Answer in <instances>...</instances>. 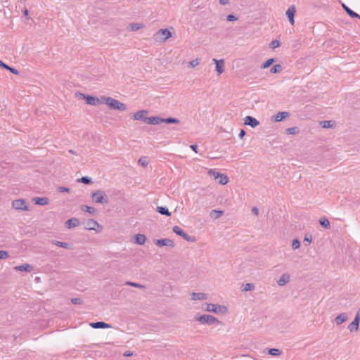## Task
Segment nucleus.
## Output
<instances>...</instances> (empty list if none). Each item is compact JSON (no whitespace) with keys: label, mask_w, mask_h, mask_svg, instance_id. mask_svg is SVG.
Returning a JSON list of instances; mask_svg holds the SVG:
<instances>
[{"label":"nucleus","mask_w":360,"mask_h":360,"mask_svg":"<svg viewBox=\"0 0 360 360\" xmlns=\"http://www.w3.org/2000/svg\"><path fill=\"white\" fill-rule=\"evenodd\" d=\"M102 99L111 109L119 110L121 111H124L127 109L126 105L120 102L118 100L114 99L111 97H103Z\"/></svg>","instance_id":"1"},{"label":"nucleus","mask_w":360,"mask_h":360,"mask_svg":"<svg viewBox=\"0 0 360 360\" xmlns=\"http://www.w3.org/2000/svg\"><path fill=\"white\" fill-rule=\"evenodd\" d=\"M195 319L202 324H208L210 326L214 323H219V321L214 316L209 314L200 315L196 314Z\"/></svg>","instance_id":"2"},{"label":"nucleus","mask_w":360,"mask_h":360,"mask_svg":"<svg viewBox=\"0 0 360 360\" xmlns=\"http://www.w3.org/2000/svg\"><path fill=\"white\" fill-rule=\"evenodd\" d=\"M91 198L96 203L107 204L108 203V196L104 191L97 190L91 193Z\"/></svg>","instance_id":"3"},{"label":"nucleus","mask_w":360,"mask_h":360,"mask_svg":"<svg viewBox=\"0 0 360 360\" xmlns=\"http://www.w3.org/2000/svg\"><path fill=\"white\" fill-rule=\"evenodd\" d=\"M172 37V33L167 29H161L153 35V39L156 42H164Z\"/></svg>","instance_id":"4"},{"label":"nucleus","mask_w":360,"mask_h":360,"mask_svg":"<svg viewBox=\"0 0 360 360\" xmlns=\"http://www.w3.org/2000/svg\"><path fill=\"white\" fill-rule=\"evenodd\" d=\"M205 305H206L205 310L207 311L219 314V313H225L227 311L226 307L224 306H220V305L217 306V305H215L214 304H211V303L210 304L206 303Z\"/></svg>","instance_id":"5"},{"label":"nucleus","mask_w":360,"mask_h":360,"mask_svg":"<svg viewBox=\"0 0 360 360\" xmlns=\"http://www.w3.org/2000/svg\"><path fill=\"white\" fill-rule=\"evenodd\" d=\"M85 229L87 230H94L96 231H99L101 229V226L99 225V224L94 220V219H89L85 222Z\"/></svg>","instance_id":"6"},{"label":"nucleus","mask_w":360,"mask_h":360,"mask_svg":"<svg viewBox=\"0 0 360 360\" xmlns=\"http://www.w3.org/2000/svg\"><path fill=\"white\" fill-rule=\"evenodd\" d=\"M360 322V311H358L354 321L349 325L348 329L350 332L357 331Z\"/></svg>","instance_id":"7"},{"label":"nucleus","mask_w":360,"mask_h":360,"mask_svg":"<svg viewBox=\"0 0 360 360\" xmlns=\"http://www.w3.org/2000/svg\"><path fill=\"white\" fill-rule=\"evenodd\" d=\"M13 207L16 210H28L26 201L22 199L15 200L12 202Z\"/></svg>","instance_id":"8"},{"label":"nucleus","mask_w":360,"mask_h":360,"mask_svg":"<svg viewBox=\"0 0 360 360\" xmlns=\"http://www.w3.org/2000/svg\"><path fill=\"white\" fill-rule=\"evenodd\" d=\"M155 244L158 247L168 246L171 248L174 247V242L169 238L158 239L155 240Z\"/></svg>","instance_id":"9"},{"label":"nucleus","mask_w":360,"mask_h":360,"mask_svg":"<svg viewBox=\"0 0 360 360\" xmlns=\"http://www.w3.org/2000/svg\"><path fill=\"white\" fill-rule=\"evenodd\" d=\"M82 96L85 99L86 103L89 105H96L100 103V101L98 98L92 96H85L84 94H81Z\"/></svg>","instance_id":"10"},{"label":"nucleus","mask_w":360,"mask_h":360,"mask_svg":"<svg viewBox=\"0 0 360 360\" xmlns=\"http://www.w3.org/2000/svg\"><path fill=\"white\" fill-rule=\"evenodd\" d=\"M144 122L149 124H159L163 123V118L160 117H148L144 119Z\"/></svg>","instance_id":"11"},{"label":"nucleus","mask_w":360,"mask_h":360,"mask_svg":"<svg viewBox=\"0 0 360 360\" xmlns=\"http://www.w3.org/2000/svg\"><path fill=\"white\" fill-rule=\"evenodd\" d=\"M212 61L216 64V71L218 75L222 74L224 71V60L223 59L217 60L214 58Z\"/></svg>","instance_id":"12"},{"label":"nucleus","mask_w":360,"mask_h":360,"mask_svg":"<svg viewBox=\"0 0 360 360\" xmlns=\"http://www.w3.org/2000/svg\"><path fill=\"white\" fill-rule=\"evenodd\" d=\"M245 124L249 125L252 128L256 127L259 124V121L252 116H247L245 118Z\"/></svg>","instance_id":"13"},{"label":"nucleus","mask_w":360,"mask_h":360,"mask_svg":"<svg viewBox=\"0 0 360 360\" xmlns=\"http://www.w3.org/2000/svg\"><path fill=\"white\" fill-rule=\"evenodd\" d=\"M296 12L295 8L294 6H290L286 11V15L288 16L289 21L291 25H293L295 22L294 15Z\"/></svg>","instance_id":"14"},{"label":"nucleus","mask_w":360,"mask_h":360,"mask_svg":"<svg viewBox=\"0 0 360 360\" xmlns=\"http://www.w3.org/2000/svg\"><path fill=\"white\" fill-rule=\"evenodd\" d=\"M79 225V220L77 218H72L65 221V226L68 229L75 228Z\"/></svg>","instance_id":"15"},{"label":"nucleus","mask_w":360,"mask_h":360,"mask_svg":"<svg viewBox=\"0 0 360 360\" xmlns=\"http://www.w3.org/2000/svg\"><path fill=\"white\" fill-rule=\"evenodd\" d=\"M341 6L344 11L347 13L348 15H349L351 18H357L360 19V15L355 13L352 10H351L347 6H346L344 3L341 4Z\"/></svg>","instance_id":"16"},{"label":"nucleus","mask_w":360,"mask_h":360,"mask_svg":"<svg viewBox=\"0 0 360 360\" xmlns=\"http://www.w3.org/2000/svg\"><path fill=\"white\" fill-rule=\"evenodd\" d=\"M90 326L94 328H111L110 325H109L105 322H103V321L91 323Z\"/></svg>","instance_id":"17"},{"label":"nucleus","mask_w":360,"mask_h":360,"mask_svg":"<svg viewBox=\"0 0 360 360\" xmlns=\"http://www.w3.org/2000/svg\"><path fill=\"white\" fill-rule=\"evenodd\" d=\"M33 269H34L33 266L28 264L16 266L14 267V269L15 271H27V272H31L33 270Z\"/></svg>","instance_id":"18"},{"label":"nucleus","mask_w":360,"mask_h":360,"mask_svg":"<svg viewBox=\"0 0 360 360\" xmlns=\"http://www.w3.org/2000/svg\"><path fill=\"white\" fill-rule=\"evenodd\" d=\"M207 298V295L205 293L202 292H192L191 300H204Z\"/></svg>","instance_id":"19"},{"label":"nucleus","mask_w":360,"mask_h":360,"mask_svg":"<svg viewBox=\"0 0 360 360\" xmlns=\"http://www.w3.org/2000/svg\"><path fill=\"white\" fill-rule=\"evenodd\" d=\"M290 281V276L288 274H283L278 280L277 283L280 286H283Z\"/></svg>","instance_id":"20"},{"label":"nucleus","mask_w":360,"mask_h":360,"mask_svg":"<svg viewBox=\"0 0 360 360\" xmlns=\"http://www.w3.org/2000/svg\"><path fill=\"white\" fill-rule=\"evenodd\" d=\"M347 315L346 313H342L339 314L338 316L335 319V322L337 325H340L342 323L345 322L347 320Z\"/></svg>","instance_id":"21"},{"label":"nucleus","mask_w":360,"mask_h":360,"mask_svg":"<svg viewBox=\"0 0 360 360\" xmlns=\"http://www.w3.org/2000/svg\"><path fill=\"white\" fill-rule=\"evenodd\" d=\"M147 113L146 110H140L133 115V119L134 120H143L144 122V119L146 117H144V115Z\"/></svg>","instance_id":"22"},{"label":"nucleus","mask_w":360,"mask_h":360,"mask_svg":"<svg viewBox=\"0 0 360 360\" xmlns=\"http://www.w3.org/2000/svg\"><path fill=\"white\" fill-rule=\"evenodd\" d=\"M51 243L58 247H60V248H63L65 249H70V250L72 249V245H71L70 243H65V242H61V241H58V240H52Z\"/></svg>","instance_id":"23"},{"label":"nucleus","mask_w":360,"mask_h":360,"mask_svg":"<svg viewBox=\"0 0 360 360\" xmlns=\"http://www.w3.org/2000/svg\"><path fill=\"white\" fill-rule=\"evenodd\" d=\"M146 237L143 234H136L135 236V241L139 245H143L146 243Z\"/></svg>","instance_id":"24"},{"label":"nucleus","mask_w":360,"mask_h":360,"mask_svg":"<svg viewBox=\"0 0 360 360\" xmlns=\"http://www.w3.org/2000/svg\"><path fill=\"white\" fill-rule=\"evenodd\" d=\"M289 116V112H280L275 116L276 122H281L283 119H285Z\"/></svg>","instance_id":"25"},{"label":"nucleus","mask_w":360,"mask_h":360,"mask_svg":"<svg viewBox=\"0 0 360 360\" xmlns=\"http://www.w3.org/2000/svg\"><path fill=\"white\" fill-rule=\"evenodd\" d=\"M0 67L9 70L11 72H12L14 75H18L19 74V72H18V70L8 66L6 63H3L1 60H0Z\"/></svg>","instance_id":"26"},{"label":"nucleus","mask_w":360,"mask_h":360,"mask_svg":"<svg viewBox=\"0 0 360 360\" xmlns=\"http://www.w3.org/2000/svg\"><path fill=\"white\" fill-rule=\"evenodd\" d=\"M36 205H45L49 203L47 198H34L33 199Z\"/></svg>","instance_id":"27"},{"label":"nucleus","mask_w":360,"mask_h":360,"mask_svg":"<svg viewBox=\"0 0 360 360\" xmlns=\"http://www.w3.org/2000/svg\"><path fill=\"white\" fill-rule=\"evenodd\" d=\"M223 214H224V211H222V210H213L210 212V216L212 218L217 219L221 217L223 215Z\"/></svg>","instance_id":"28"},{"label":"nucleus","mask_w":360,"mask_h":360,"mask_svg":"<svg viewBox=\"0 0 360 360\" xmlns=\"http://www.w3.org/2000/svg\"><path fill=\"white\" fill-rule=\"evenodd\" d=\"M157 212L162 215L171 216V212H169L168 209L165 207H158Z\"/></svg>","instance_id":"29"},{"label":"nucleus","mask_w":360,"mask_h":360,"mask_svg":"<svg viewBox=\"0 0 360 360\" xmlns=\"http://www.w3.org/2000/svg\"><path fill=\"white\" fill-rule=\"evenodd\" d=\"M282 70H283L282 65L280 64H277L271 68L270 72H271V73L276 74V73L281 72Z\"/></svg>","instance_id":"30"},{"label":"nucleus","mask_w":360,"mask_h":360,"mask_svg":"<svg viewBox=\"0 0 360 360\" xmlns=\"http://www.w3.org/2000/svg\"><path fill=\"white\" fill-rule=\"evenodd\" d=\"M129 28L131 31H136L141 29L143 27V24L141 23H131L129 24Z\"/></svg>","instance_id":"31"},{"label":"nucleus","mask_w":360,"mask_h":360,"mask_svg":"<svg viewBox=\"0 0 360 360\" xmlns=\"http://www.w3.org/2000/svg\"><path fill=\"white\" fill-rule=\"evenodd\" d=\"M319 222L323 227L326 229L330 228V222L327 218L321 217L319 220Z\"/></svg>","instance_id":"32"},{"label":"nucleus","mask_w":360,"mask_h":360,"mask_svg":"<svg viewBox=\"0 0 360 360\" xmlns=\"http://www.w3.org/2000/svg\"><path fill=\"white\" fill-rule=\"evenodd\" d=\"M179 120L173 117L163 118V122L167 124H178L179 123Z\"/></svg>","instance_id":"33"},{"label":"nucleus","mask_w":360,"mask_h":360,"mask_svg":"<svg viewBox=\"0 0 360 360\" xmlns=\"http://www.w3.org/2000/svg\"><path fill=\"white\" fill-rule=\"evenodd\" d=\"M254 289H255L254 284L248 283H246V284H243L242 285L241 290L242 291H249V290H252Z\"/></svg>","instance_id":"34"},{"label":"nucleus","mask_w":360,"mask_h":360,"mask_svg":"<svg viewBox=\"0 0 360 360\" xmlns=\"http://www.w3.org/2000/svg\"><path fill=\"white\" fill-rule=\"evenodd\" d=\"M82 210L84 211V212H89L91 214H94L96 210L94 207H90V206H88V205H82Z\"/></svg>","instance_id":"35"},{"label":"nucleus","mask_w":360,"mask_h":360,"mask_svg":"<svg viewBox=\"0 0 360 360\" xmlns=\"http://www.w3.org/2000/svg\"><path fill=\"white\" fill-rule=\"evenodd\" d=\"M281 353L280 349L276 348L269 349L268 350V354L272 356H279Z\"/></svg>","instance_id":"36"},{"label":"nucleus","mask_w":360,"mask_h":360,"mask_svg":"<svg viewBox=\"0 0 360 360\" xmlns=\"http://www.w3.org/2000/svg\"><path fill=\"white\" fill-rule=\"evenodd\" d=\"M321 124L323 128H332L334 126V122L330 120L323 121L321 122Z\"/></svg>","instance_id":"37"},{"label":"nucleus","mask_w":360,"mask_h":360,"mask_svg":"<svg viewBox=\"0 0 360 360\" xmlns=\"http://www.w3.org/2000/svg\"><path fill=\"white\" fill-rule=\"evenodd\" d=\"M181 237L186 240V241L188 242H195V238L194 236H189L188 234H187L186 232H184L182 235H181Z\"/></svg>","instance_id":"38"},{"label":"nucleus","mask_w":360,"mask_h":360,"mask_svg":"<svg viewBox=\"0 0 360 360\" xmlns=\"http://www.w3.org/2000/svg\"><path fill=\"white\" fill-rule=\"evenodd\" d=\"M181 237L186 240V241L188 242H195V238L194 236H189L188 234H187L186 232H184L182 235H181Z\"/></svg>","instance_id":"39"},{"label":"nucleus","mask_w":360,"mask_h":360,"mask_svg":"<svg viewBox=\"0 0 360 360\" xmlns=\"http://www.w3.org/2000/svg\"><path fill=\"white\" fill-rule=\"evenodd\" d=\"M311 240H312V236L309 233L305 234L304 238V241H303L304 244L306 246H307L311 243Z\"/></svg>","instance_id":"40"},{"label":"nucleus","mask_w":360,"mask_h":360,"mask_svg":"<svg viewBox=\"0 0 360 360\" xmlns=\"http://www.w3.org/2000/svg\"><path fill=\"white\" fill-rule=\"evenodd\" d=\"M208 174L211 176H213L215 180L220 178L221 174L215 172L214 169H210L208 171Z\"/></svg>","instance_id":"41"},{"label":"nucleus","mask_w":360,"mask_h":360,"mask_svg":"<svg viewBox=\"0 0 360 360\" xmlns=\"http://www.w3.org/2000/svg\"><path fill=\"white\" fill-rule=\"evenodd\" d=\"M228 181H229V178L227 177V176L221 174V176H220V178L219 180V183L221 185H225L228 183Z\"/></svg>","instance_id":"42"},{"label":"nucleus","mask_w":360,"mask_h":360,"mask_svg":"<svg viewBox=\"0 0 360 360\" xmlns=\"http://www.w3.org/2000/svg\"><path fill=\"white\" fill-rule=\"evenodd\" d=\"M274 62V58L268 59L264 63H263L261 66L262 69H265L269 68L273 63Z\"/></svg>","instance_id":"43"},{"label":"nucleus","mask_w":360,"mask_h":360,"mask_svg":"<svg viewBox=\"0 0 360 360\" xmlns=\"http://www.w3.org/2000/svg\"><path fill=\"white\" fill-rule=\"evenodd\" d=\"M78 181L85 184H90L91 183V179L89 176H82L81 179H78Z\"/></svg>","instance_id":"44"},{"label":"nucleus","mask_w":360,"mask_h":360,"mask_svg":"<svg viewBox=\"0 0 360 360\" xmlns=\"http://www.w3.org/2000/svg\"><path fill=\"white\" fill-rule=\"evenodd\" d=\"M138 162L143 167H146L148 165V161L146 157H142L139 158Z\"/></svg>","instance_id":"45"},{"label":"nucleus","mask_w":360,"mask_h":360,"mask_svg":"<svg viewBox=\"0 0 360 360\" xmlns=\"http://www.w3.org/2000/svg\"><path fill=\"white\" fill-rule=\"evenodd\" d=\"M172 230L176 234L180 236H181V235L184 233V231L178 226H174Z\"/></svg>","instance_id":"46"},{"label":"nucleus","mask_w":360,"mask_h":360,"mask_svg":"<svg viewBox=\"0 0 360 360\" xmlns=\"http://www.w3.org/2000/svg\"><path fill=\"white\" fill-rule=\"evenodd\" d=\"M126 285L133 286L135 288H142V289L145 288V286L143 285H141V284L136 283H134V282H130V281L127 282Z\"/></svg>","instance_id":"47"},{"label":"nucleus","mask_w":360,"mask_h":360,"mask_svg":"<svg viewBox=\"0 0 360 360\" xmlns=\"http://www.w3.org/2000/svg\"><path fill=\"white\" fill-rule=\"evenodd\" d=\"M200 64V60L198 58H195L189 62L188 66L191 68H195Z\"/></svg>","instance_id":"48"},{"label":"nucleus","mask_w":360,"mask_h":360,"mask_svg":"<svg viewBox=\"0 0 360 360\" xmlns=\"http://www.w3.org/2000/svg\"><path fill=\"white\" fill-rule=\"evenodd\" d=\"M300 246V242L298 239L295 238L292 240V248L293 250L298 249Z\"/></svg>","instance_id":"49"},{"label":"nucleus","mask_w":360,"mask_h":360,"mask_svg":"<svg viewBox=\"0 0 360 360\" xmlns=\"http://www.w3.org/2000/svg\"><path fill=\"white\" fill-rule=\"evenodd\" d=\"M71 302L74 304H81L82 303V300L79 297H75L71 299Z\"/></svg>","instance_id":"50"},{"label":"nucleus","mask_w":360,"mask_h":360,"mask_svg":"<svg viewBox=\"0 0 360 360\" xmlns=\"http://www.w3.org/2000/svg\"><path fill=\"white\" fill-rule=\"evenodd\" d=\"M280 46V41L278 40H273L271 42V47L272 49H275V48H277Z\"/></svg>","instance_id":"51"},{"label":"nucleus","mask_w":360,"mask_h":360,"mask_svg":"<svg viewBox=\"0 0 360 360\" xmlns=\"http://www.w3.org/2000/svg\"><path fill=\"white\" fill-rule=\"evenodd\" d=\"M296 127H290L286 129L287 134H295L296 133Z\"/></svg>","instance_id":"52"},{"label":"nucleus","mask_w":360,"mask_h":360,"mask_svg":"<svg viewBox=\"0 0 360 360\" xmlns=\"http://www.w3.org/2000/svg\"><path fill=\"white\" fill-rule=\"evenodd\" d=\"M8 257V253L6 251L0 250V259H4Z\"/></svg>","instance_id":"53"},{"label":"nucleus","mask_w":360,"mask_h":360,"mask_svg":"<svg viewBox=\"0 0 360 360\" xmlns=\"http://www.w3.org/2000/svg\"><path fill=\"white\" fill-rule=\"evenodd\" d=\"M238 18L234 15H232V14L228 15L226 17V20L228 21H235Z\"/></svg>","instance_id":"54"},{"label":"nucleus","mask_w":360,"mask_h":360,"mask_svg":"<svg viewBox=\"0 0 360 360\" xmlns=\"http://www.w3.org/2000/svg\"><path fill=\"white\" fill-rule=\"evenodd\" d=\"M58 192L63 193V192H70V188L67 187L60 186L58 188Z\"/></svg>","instance_id":"55"},{"label":"nucleus","mask_w":360,"mask_h":360,"mask_svg":"<svg viewBox=\"0 0 360 360\" xmlns=\"http://www.w3.org/2000/svg\"><path fill=\"white\" fill-rule=\"evenodd\" d=\"M245 134L246 133H245V130L244 129H241L240 131L239 134H238L239 138H240V139L243 138V136L245 135Z\"/></svg>","instance_id":"56"},{"label":"nucleus","mask_w":360,"mask_h":360,"mask_svg":"<svg viewBox=\"0 0 360 360\" xmlns=\"http://www.w3.org/2000/svg\"><path fill=\"white\" fill-rule=\"evenodd\" d=\"M190 148L195 152V153H198L197 151V148H198V146L195 145V144H193V145H191L190 146Z\"/></svg>","instance_id":"57"},{"label":"nucleus","mask_w":360,"mask_h":360,"mask_svg":"<svg viewBox=\"0 0 360 360\" xmlns=\"http://www.w3.org/2000/svg\"><path fill=\"white\" fill-rule=\"evenodd\" d=\"M252 213H254L256 215H258V214H259V210L257 207H252Z\"/></svg>","instance_id":"58"},{"label":"nucleus","mask_w":360,"mask_h":360,"mask_svg":"<svg viewBox=\"0 0 360 360\" xmlns=\"http://www.w3.org/2000/svg\"><path fill=\"white\" fill-rule=\"evenodd\" d=\"M133 355V353L130 351H127L124 353V356H131Z\"/></svg>","instance_id":"59"},{"label":"nucleus","mask_w":360,"mask_h":360,"mask_svg":"<svg viewBox=\"0 0 360 360\" xmlns=\"http://www.w3.org/2000/svg\"><path fill=\"white\" fill-rule=\"evenodd\" d=\"M229 2V0H219V3L221 4V5H226V4H228Z\"/></svg>","instance_id":"60"},{"label":"nucleus","mask_w":360,"mask_h":360,"mask_svg":"<svg viewBox=\"0 0 360 360\" xmlns=\"http://www.w3.org/2000/svg\"><path fill=\"white\" fill-rule=\"evenodd\" d=\"M23 13H24V15L25 16H27L28 15V11H27V9L25 8L24 10Z\"/></svg>","instance_id":"61"},{"label":"nucleus","mask_w":360,"mask_h":360,"mask_svg":"<svg viewBox=\"0 0 360 360\" xmlns=\"http://www.w3.org/2000/svg\"><path fill=\"white\" fill-rule=\"evenodd\" d=\"M68 152H69L70 153H71V154L77 155L76 152H75V151H74L73 150H69V151H68Z\"/></svg>","instance_id":"62"}]
</instances>
